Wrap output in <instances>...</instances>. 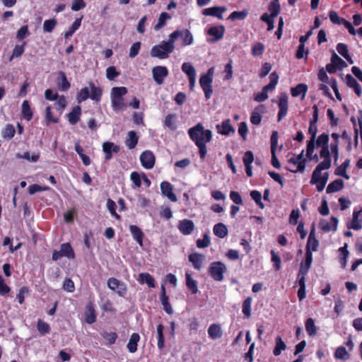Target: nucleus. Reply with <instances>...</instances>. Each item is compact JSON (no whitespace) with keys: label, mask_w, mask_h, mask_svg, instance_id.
Returning <instances> with one entry per match:
<instances>
[{"label":"nucleus","mask_w":362,"mask_h":362,"mask_svg":"<svg viewBox=\"0 0 362 362\" xmlns=\"http://www.w3.org/2000/svg\"><path fill=\"white\" fill-rule=\"evenodd\" d=\"M188 134L190 139L199 148L200 158L204 160L207 153L206 144L212 139L211 131L205 129L203 124L199 122L188 129Z\"/></svg>","instance_id":"1"},{"label":"nucleus","mask_w":362,"mask_h":362,"mask_svg":"<svg viewBox=\"0 0 362 362\" xmlns=\"http://www.w3.org/2000/svg\"><path fill=\"white\" fill-rule=\"evenodd\" d=\"M214 68H210L207 73L202 74L199 78V84L202 88L206 100L209 99L213 93L212 82H213Z\"/></svg>","instance_id":"2"},{"label":"nucleus","mask_w":362,"mask_h":362,"mask_svg":"<svg viewBox=\"0 0 362 362\" xmlns=\"http://www.w3.org/2000/svg\"><path fill=\"white\" fill-rule=\"evenodd\" d=\"M174 51L165 41L161 42L159 45H154L151 49L152 57H157L161 59H166L169 54Z\"/></svg>","instance_id":"3"},{"label":"nucleus","mask_w":362,"mask_h":362,"mask_svg":"<svg viewBox=\"0 0 362 362\" xmlns=\"http://www.w3.org/2000/svg\"><path fill=\"white\" fill-rule=\"evenodd\" d=\"M107 286L121 297H124L127 293L126 284L115 277H111L107 280Z\"/></svg>","instance_id":"4"},{"label":"nucleus","mask_w":362,"mask_h":362,"mask_svg":"<svg viewBox=\"0 0 362 362\" xmlns=\"http://www.w3.org/2000/svg\"><path fill=\"white\" fill-rule=\"evenodd\" d=\"M271 143V154L272 159L271 163L272 166L276 169H280L281 165L276 157V148L278 144V132L276 131H273L270 138Z\"/></svg>","instance_id":"5"},{"label":"nucleus","mask_w":362,"mask_h":362,"mask_svg":"<svg viewBox=\"0 0 362 362\" xmlns=\"http://www.w3.org/2000/svg\"><path fill=\"white\" fill-rule=\"evenodd\" d=\"M155 156L151 151L146 150L140 155V161L141 165L147 169H152L155 165Z\"/></svg>","instance_id":"6"},{"label":"nucleus","mask_w":362,"mask_h":362,"mask_svg":"<svg viewBox=\"0 0 362 362\" xmlns=\"http://www.w3.org/2000/svg\"><path fill=\"white\" fill-rule=\"evenodd\" d=\"M182 71L188 76L189 88L193 90L196 83V70L189 62H185L182 65Z\"/></svg>","instance_id":"7"},{"label":"nucleus","mask_w":362,"mask_h":362,"mask_svg":"<svg viewBox=\"0 0 362 362\" xmlns=\"http://www.w3.org/2000/svg\"><path fill=\"white\" fill-rule=\"evenodd\" d=\"M152 74L155 82L158 85H161L165 78L168 75V70L165 66H156L153 68Z\"/></svg>","instance_id":"8"},{"label":"nucleus","mask_w":362,"mask_h":362,"mask_svg":"<svg viewBox=\"0 0 362 362\" xmlns=\"http://www.w3.org/2000/svg\"><path fill=\"white\" fill-rule=\"evenodd\" d=\"M313 262V254L311 251L306 250L305 259L304 262H301L300 267L298 274V277L303 276L308 274Z\"/></svg>","instance_id":"9"},{"label":"nucleus","mask_w":362,"mask_h":362,"mask_svg":"<svg viewBox=\"0 0 362 362\" xmlns=\"http://www.w3.org/2000/svg\"><path fill=\"white\" fill-rule=\"evenodd\" d=\"M328 177V173H325L323 175H322V173H320L317 176H314V173H313L310 183L312 185L317 184V190L322 192L327 182Z\"/></svg>","instance_id":"10"},{"label":"nucleus","mask_w":362,"mask_h":362,"mask_svg":"<svg viewBox=\"0 0 362 362\" xmlns=\"http://www.w3.org/2000/svg\"><path fill=\"white\" fill-rule=\"evenodd\" d=\"M303 153H304V151L303 150L301 151V153L299 155H298L296 158H291L288 160L289 163H292L293 165H297V169L295 170H289L291 172L303 173L305 170L306 159L303 158Z\"/></svg>","instance_id":"11"},{"label":"nucleus","mask_w":362,"mask_h":362,"mask_svg":"<svg viewBox=\"0 0 362 362\" xmlns=\"http://www.w3.org/2000/svg\"><path fill=\"white\" fill-rule=\"evenodd\" d=\"M177 228L182 235H188L192 233L195 226L192 220L185 218L179 221Z\"/></svg>","instance_id":"12"},{"label":"nucleus","mask_w":362,"mask_h":362,"mask_svg":"<svg viewBox=\"0 0 362 362\" xmlns=\"http://www.w3.org/2000/svg\"><path fill=\"white\" fill-rule=\"evenodd\" d=\"M119 146L110 141L104 142L103 144V151L105 153V160H110L112 158V153L119 152Z\"/></svg>","instance_id":"13"},{"label":"nucleus","mask_w":362,"mask_h":362,"mask_svg":"<svg viewBox=\"0 0 362 362\" xmlns=\"http://www.w3.org/2000/svg\"><path fill=\"white\" fill-rule=\"evenodd\" d=\"M160 190L162 194L167 197L171 202H175L177 201L176 194L173 192V185L167 182L163 181L160 184Z\"/></svg>","instance_id":"14"},{"label":"nucleus","mask_w":362,"mask_h":362,"mask_svg":"<svg viewBox=\"0 0 362 362\" xmlns=\"http://www.w3.org/2000/svg\"><path fill=\"white\" fill-rule=\"evenodd\" d=\"M226 11V8L225 6H213L204 8L202 11V14L204 16H210L216 17L217 18L222 20L223 19V13Z\"/></svg>","instance_id":"15"},{"label":"nucleus","mask_w":362,"mask_h":362,"mask_svg":"<svg viewBox=\"0 0 362 362\" xmlns=\"http://www.w3.org/2000/svg\"><path fill=\"white\" fill-rule=\"evenodd\" d=\"M160 300L165 313L168 315L173 314V309L169 302V297L166 295L165 288L164 285H161L160 287Z\"/></svg>","instance_id":"16"},{"label":"nucleus","mask_w":362,"mask_h":362,"mask_svg":"<svg viewBox=\"0 0 362 362\" xmlns=\"http://www.w3.org/2000/svg\"><path fill=\"white\" fill-rule=\"evenodd\" d=\"M279 111L278 113V121H281L284 117L288 111V96L286 94H281L279 102Z\"/></svg>","instance_id":"17"},{"label":"nucleus","mask_w":362,"mask_h":362,"mask_svg":"<svg viewBox=\"0 0 362 362\" xmlns=\"http://www.w3.org/2000/svg\"><path fill=\"white\" fill-rule=\"evenodd\" d=\"M83 316L85 322L89 325H92L96 321L97 315L92 303H88L86 306Z\"/></svg>","instance_id":"18"},{"label":"nucleus","mask_w":362,"mask_h":362,"mask_svg":"<svg viewBox=\"0 0 362 362\" xmlns=\"http://www.w3.org/2000/svg\"><path fill=\"white\" fill-rule=\"evenodd\" d=\"M226 270V267L223 262H214L210 264L209 274L211 277H214V274H223Z\"/></svg>","instance_id":"19"},{"label":"nucleus","mask_w":362,"mask_h":362,"mask_svg":"<svg viewBox=\"0 0 362 362\" xmlns=\"http://www.w3.org/2000/svg\"><path fill=\"white\" fill-rule=\"evenodd\" d=\"M266 112V107L263 105H258L252 112L250 117V122L255 125H258L261 123L262 114Z\"/></svg>","instance_id":"20"},{"label":"nucleus","mask_w":362,"mask_h":362,"mask_svg":"<svg viewBox=\"0 0 362 362\" xmlns=\"http://www.w3.org/2000/svg\"><path fill=\"white\" fill-rule=\"evenodd\" d=\"M130 233L134 240L141 246H143V240L144 238V233L142 230L136 225L129 226Z\"/></svg>","instance_id":"21"},{"label":"nucleus","mask_w":362,"mask_h":362,"mask_svg":"<svg viewBox=\"0 0 362 362\" xmlns=\"http://www.w3.org/2000/svg\"><path fill=\"white\" fill-rule=\"evenodd\" d=\"M345 80L347 86L353 88L356 95L358 97H361L362 94V90L356 79H355L351 74H346L345 76Z\"/></svg>","instance_id":"22"},{"label":"nucleus","mask_w":362,"mask_h":362,"mask_svg":"<svg viewBox=\"0 0 362 362\" xmlns=\"http://www.w3.org/2000/svg\"><path fill=\"white\" fill-rule=\"evenodd\" d=\"M208 334L213 340L220 339L223 335V330L220 324H211L208 328Z\"/></svg>","instance_id":"23"},{"label":"nucleus","mask_w":362,"mask_h":362,"mask_svg":"<svg viewBox=\"0 0 362 362\" xmlns=\"http://www.w3.org/2000/svg\"><path fill=\"white\" fill-rule=\"evenodd\" d=\"M189 261L192 264L194 269L200 270L202 264L205 259V256L202 254L194 252L189 255Z\"/></svg>","instance_id":"24"},{"label":"nucleus","mask_w":362,"mask_h":362,"mask_svg":"<svg viewBox=\"0 0 362 362\" xmlns=\"http://www.w3.org/2000/svg\"><path fill=\"white\" fill-rule=\"evenodd\" d=\"M338 219L334 216L331 217V222L322 220L320 222V228L325 232L330 230L336 231L337 229Z\"/></svg>","instance_id":"25"},{"label":"nucleus","mask_w":362,"mask_h":362,"mask_svg":"<svg viewBox=\"0 0 362 362\" xmlns=\"http://www.w3.org/2000/svg\"><path fill=\"white\" fill-rule=\"evenodd\" d=\"M216 129L218 134L226 136L235 132L229 119H225L221 124L216 125Z\"/></svg>","instance_id":"26"},{"label":"nucleus","mask_w":362,"mask_h":362,"mask_svg":"<svg viewBox=\"0 0 362 362\" xmlns=\"http://www.w3.org/2000/svg\"><path fill=\"white\" fill-rule=\"evenodd\" d=\"M317 132V127L316 123H310L308 128V132L311 134L310 139L308 142V154L310 155L313 150L315 149V137Z\"/></svg>","instance_id":"27"},{"label":"nucleus","mask_w":362,"mask_h":362,"mask_svg":"<svg viewBox=\"0 0 362 362\" xmlns=\"http://www.w3.org/2000/svg\"><path fill=\"white\" fill-rule=\"evenodd\" d=\"M57 85L59 87V88L62 91L68 90L71 86L70 83L67 79L66 74L62 71H60L58 73Z\"/></svg>","instance_id":"28"},{"label":"nucleus","mask_w":362,"mask_h":362,"mask_svg":"<svg viewBox=\"0 0 362 362\" xmlns=\"http://www.w3.org/2000/svg\"><path fill=\"white\" fill-rule=\"evenodd\" d=\"M81 115V107L76 105L73 107L72 110L67 115L69 122L71 124L74 125L80 120Z\"/></svg>","instance_id":"29"},{"label":"nucleus","mask_w":362,"mask_h":362,"mask_svg":"<svg viewBox=\"0 0 362 362\" xmlns=\"http://www.w3.org/2000/svg\"><path fill=\"white\" fill-rule=\"evenodd\" d=\"M224 32H225L224 26L218 25V26H213V27L210 28L208 30L207 33H208V35L214 37V41H218L223 37Z\"/></svg>","instance_id":"30"},{"label":"nucleus","mask_w":362,"mask_h":362,"mask_svg":"<svg viewBox=\"0 0 362 362\" xmlns=\"http://www.w3.org/2000/svg\"><path fill=\"white\" fill-rule=\"evenodd\" d=\"M91 93L90 94V98L92 100L100 102L101 100L103 90L100 87L95 86L93 82L89 83Z\"/></svg>","instance_id":"31"},{"label":"nucleus","mask_w":362,"mask_h":362,"mask_svg":"<svg viewBox=\"0 0 362 362\" xmlns=\"http://www.w3.org/2000/svg\"><path fill=\"white\" fill-rule=\"evenodd\" d=\"M128 137L125 140V145L129 149H133L136 147L139 141V136L136 132L132 130L127 134Z\"/></svg>","instance_id":"32"},{"label":"nucleus","mask_w":362,"mask_h":362,"mask_svg":"<svg viewBox=\"0 0 362 362\" xmlns=\"http://www.w3.org/2000/svg\"><path fill=\"white\" fill-rule=\"evenodd\" d=\"M140 340V336L138 333H133L127 343V347L130 353H135L137 351L138 342Z\"/></svg>","instance_id":"33"},{"label":"nucleus","mask_w":362,"mask_h":362,"mask_svg":"<svg viewBox=\"0 0 362 362\" xmlns=\"http://www.w3.org/2000/svg\"><path fill=\"white\" fill-rule=\"evenodd\" d=\"M344 188V181L341 179H337L328 185L326 189L327 194L338 192Z\"/></svg>","instance_id":"34"},{"label":"nucleus","mask_w":362,"mask_h":362,"mask_svg":"<svg viewBox=\"0 0 362 362\" xmlns=\"http://www.w3.org/2000/svg\"><path fill=\"white\" fill-rule=\"evenodd\" d=\"M213 231L214 235L220 238H224L228 233L226 226L222 223L215 224Z\"/></svg>","instance_id":"35"},{"label":"nucleus","mask_w":362,"mask_h":362,"mask_svg":"<svg viewBox=\"0 0 362 362\" xmlns=\"http://www.w3.org/2000/svg\"><path fill=\"white\" fill-rule=\"evenodd\" d=\"M350 165V160L346 159L344 162L337 167L335 170V175L344 177L346 180L349 179V175L346 173V170Z\"/></svg>","instance_id":"36"},{"label":"nucleus","mask_w":362,"mask_h":362,"mask_svg":"<svg viewBox=\"0 0 362 362\" xmlns=\"http://www.w3.org/2000/svg\"><path fill=\"white\" fill-rule=\"evenodd\" d=\"M60 250L62 255L69 259L75 257L74 251L69 243L62 244L60 246Z\"/></svg>","instance_id":"37"},{"label":"nucleus","mask_w":362,"mask_h":362,"mask_svg":"<svg viewBox=\"0 0 362 362\" xmlns=\"http://www.w3.org/2000/svg\"><path fill=\"white\" fill-rule=\"evenodd\" d=\"M138 280L141 284H146L149 288H155L154 278L148 273L139 274Z\"/></svg>","instance_id":"38"},{"label":"nucleus","mask_w":362,"mask_h":362,"mask_svg":"<svg viewBox=\"0 0 362 362\" xmlns=\"http://www.w3.org/2000/svg\"><path fill=\"white\" fill-rule=\"evenodd\" d=\"M307 90V85L304 83H299L296 86L291 89V93L293 97H298L302 94V98H304Z\"/></svg>","instance_id":"39"},{"label":"nucleus","mask_w":362,"mask_h":362,"mask_svg":"<svg viewBox=\"0 0 362 362\" xmlns=\"http://www.w3.org/2000/svg\"><path fill=\"white\" fill-rule=\"evenodd\" d=\"M286 349V344L280 336H277L275 339V347L273 350V354L275 356H278L281 354V351H284Z\"/></svg>","instance_id":"40"},{"label":"nucleus","mask_w":362,"mask_h":362,"mask_svg":"<svg viewBox=\"0 0 362 362\" xmlns=\"http://www.w3.org/2000/svg\"><path fill=\"white\" fill-rule=\"evenodd\" d=\"M180 37L182 38L183 46H188L193 43V35L188 29L180 30Z\"/></svg>","instance_id":"41"},{"label":"nucleus","mask_w":362,"mask_h":362,"mask_svg":"<svg viewBox=\"0 0 362 362\" xmlns=\"http://www.w3.org/2000/svg\"><path fill=\"white\" fill-rule=\"evenodd\" d=\"M361 212L362 210L354 211L352 221L350 223L347 225V227L349 228H352L354 230H359L362 228L361 221H358V216Z\"/></svg>","instance_id":"42"},{"label":"nucleus","mask_w":362,"mask_h":362,"mask_svg":"<svg viewBox=\"0 0 362 362\" xmlns=\"http://www.w3.org/2000/svg\"><path fill=\"white\" fill-rule=\"evenodd\" d=\"M111 105L114 111L122 110L126 107L124 98H111Z\"/></svg>","instance_id":"43"},{"label":"nucleus","mask_w":362,"mask_h":362,"mask_svg":"<svg viewBox=\"0 0 362 362\" xmlns=\"http://www.w3.org/2000/svg\"><path fill=\"white\" fill-rule=\"evenodd\" d=\"M37 329L42 336L49 334L51 331L49 325L43 321L42 319L37 320Z\"/></svg>","instance_id":"44"},{"label":"nucleus","mask_w":362,"mask_h":362,"mask_svg":"<svg viewBox=\"0 0 362 362\" xmlns=\"http://www.w3.org/2000/svg\"><path fill=\"white\" fill-rule=\"evenodd\" d=\"M25 45L26 42L25 41L21 45H16L13 49L11 56L9 57V62H11L14 58L22 56L24 53Z\"/></svg>","instance_id":"45"},{"label":"nucleus","mask_w":362,"mask_h":362,"mask_svg":"<svg viewBox=\"0 0 362 362\" xmlns=\"http://www.w3.org/2000/svg\"><path fill=\"white\" fill-rule=\"evenodd\" d=\"M22 115L23 117L27 121H30L33 118V112L30 108L29 102L24 100L22 103Z\"/></svg>","instance_id":"46"},{"label":"nucleus","mask_w":362,"mask_h":362,"mask_svg":"<svg viewBox=\"0 0 362 362\" xmlns=\"http://www.w3.org/2000/svg\"><path fill=\"white\" fill-rule=\"evenodd\" d=\"M332 160L324 159L315 168L314 171V176H317L318 174L322 173L324 170H327L331 167Z\"/></svg>","instance_id":"47"},{"label":"nucleus","mask_w":362,"mask_h":362,"mask_svg":"<svg viewBox=\"0 0 362 362\" xmlns=\"http://www.w3.org/2000/svg\"><path fill=\"white\" fill-rule=\"evenodd\" d=\"M334 357L337 359H340L343 361H347L350 358V354L346 351L344 346L338 347L334 353Z\"/></svg>","instance_id":"48"},{"label":"nucleus","mask_w":362,"mask_h":362,"mask_svg":"<svg viewBox=\"0 0 362 362\" xmlns=\"http://www.w3.org/2000/svg\"><path fill=\"white\" fill-rule=\"evenodd\" d=\"M305 327V330L309 336H315L317 334V329L313 318L310 317L306 320Z\"/></svg>","instance_id":"49"},{"label":"nucleus","mask_w":362,"mask_h":362,"mask_svg":"<svg viewBox=\"0 0 362 362\" xmlns=\"http://www.w3.org/2000/svg\"><path fill=\"white\" fill-rule=\"evenodd\" d=\"M186 286L192 294L198 293L197 282L192 278L189 273L186 274Z\"/></svg>","instance_id":"50"},{"label":"nucleus","mask_w":362,"mask_h":362,"mask_svg":"<svg viewBox=\"0 0 362 362\" xmlns=\"http://www.w3.org/2000/svg\"><path fill=\"white\" fill-rule=\"evenodd\" d=\"M164 326L162 324H159L157 326V334H158V348L162 350L165 346V337L163 334Z\"/></svg>","instance_id":"51"},{"label":"nucleus","mask_w":362,"mask_h":362,"mask_svg":"<svg viewBox=\"0 0 362 362\" xmlns=\"http://www.w3.org/2000/svg\"><path fill=\"white\" fill-rule=\"evenodd\" d=\"M81 21L82 17L76 18L72 23L71 26L69 28V30L64 33V37L69 38V37L72 36L73 34L80 28Z\"/></svg>","instance_id":"52"},{"label":"nucleus","mask_w":362,"mask_h":362,"mask_svg":"<svg viewBox=\"0 0 362 362\" xmlns=\"http://www.w3.org/2000/svg\"><path fill=\"white\" fill-rule=\"evenodd\" d=\"M170 18L171 16L169 13L166 12L161 13L158 18V23L154 26V30H159L160 29L163 28L166 24L167 20L170 19Z\"/></svg>","instance_id":"53"},{"label":"nucleus","mask_w":362,"mask_h":362,"mask_svg":"<svg viewBox=\"0 0 362 362\" xmlns=\"http://www.w3.org/2000/svg\"><path fill=\"white\" fill-rule=\"evenodd\" d=\"M175 118L176 115L175 114H168L165 118V125L172 131H175L177 129Z\"/></svg>","instance_id":"54"},{"label":"nucleus","mask_w":362,"mask_h":362,"mask_svg":"<svg viewBox=\"0 0 362 362\" xmlns=\"http://www.w3.org/2000/svg\"><path fill=\"white\" fill-rule=\"evenodd\" d=\"M299 289L298 291V297L300 300L305 298V278L303 276L298 277Z\"/></svg>","instance_id":"55"},{"label":"nucleus","mask_w":362,"mask_h":362,"mask_svg":"<svg viewBox=\"0 0 362 362\" xmlns=\"http://www.w3.org/2000/svg\"><path fill=\"white\" fill-rule=\"evenodd\" d=\"M127 93V88L124 86L114 87L111 90V98H124Z\"/></svg>","instance_id":"56"},{"label":"nucleus","mask_w":362,"mask_h":362,"mask_svg":"<svg viewBox=\"0 0 362 362\" xmlns=\"http://www.w3.org/2000/svg\"><path fill=\"white\" fill-rule=\"evenodd\" d=\"M331 62L333 64H334V66H337V69L339 70L343 69V68L347 66L346 62L341 57H339L335 52H333L332 55Z\"/></svg>","instance_id":"57"},{"label":"nucleus","mask_w":362,"mask_h":362,"mask_svg":"<svg viewBox=\"0 0 362 362\" xmlns=\"http://www.w3.org/2000/svg\"><path fill=\"white\" fill-rule=\"evenodd\" d=\"M265 50V47L262 42H257L255 43L252 48V54L254 57L261 56Z\"/></svg>","instance_id":"58"},{"label":"nucleus","mask_w":362,"mask_h":362,"mask_svg":"<svg viewBox=\"0 0 362 362\" xmlns=\"http://www.w3.org/2000/svg\"><path fill=\"white\" fill-rule=\"evenodd\" d=\"M317 147H328L329 135L326 133L320 134L315 141Z\"/></svg>","instance_id":"59"},{"label":"nucleus","mask_w":362,"mask_h":362,"mask_svg":"<svg viewBox=\"0 0 362 362\" xmlns=\"http://www.w3.org/2000/svg\"><path fill=\"white\" fill-rule=\"evenodd\" d=\"M107 207L113 217H115L117 220H119L121 218V216L116 212L117 205L113 200H112L111 199H107Z\"/></svg>","instance_id":"60"},{"label":"nucleus","mask_w":362,"mask_h":362,"mask_svg":"<svg viewBox=\"0 0 362 362\" xmlns=\"http://www.w3.org/2000/svg\"><path fill=\"white\" fill-rule=\"evenodd\" d=\"M272 17H276L280 12V4L279 0H273L269 6Z\"/></svg>","instance_id":"61"},{"label":"nucleus","mask_w":362,"mask_h":362,"mask_svg":"<svg viewBox=\"0 0 362 362\" xmlns=\"http://www.w3.org/2000/svg\"><path fill=\"white\" fill-rule=\"evenodd\" d=\"M16 133L15 128L13 124H7L2 132V136L5 139H12Z\"/></svg>","instance_id":"62"},{"label":"nucleus","mask_w":362,"mask_h":362,"mask_svg":"<svg viewBox=\"0 0 362 362\" xmlns=\"http://www.w3.org/2000/svg\"><path fill=\"white\" fill-rule=\"evenodd\" d=\"M57 24V21L55 18L46 20L43 23V30L45 32L51 33L53 31Z\"/></svg>","instance_id":"63"},{"label":"nucleus","mask_w":362,"mask_h":362,"mask_svg":"<svg viewBox=\"0 0 362 362\" xmlns=\"http://www.w3.org/2000/svg\"><path fill=\"white\" fill-rule=\"evenodd\" d=\"M120 75V72L117 71L114 66H110L106 69V77L109 81H114L116 77Z\"/></svg>","instance_id":"64"}]
</instances>
